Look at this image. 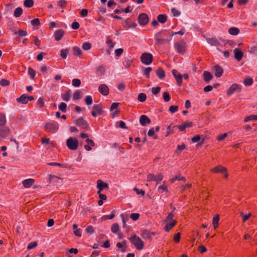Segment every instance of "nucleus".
<instances>
[{
    "mask_svg": "<svg viewBox=\"0 0 257 257\" xmlns=\"http://www.w3.org/2000/svg\"><path fill=\"white\" fill-rule=\"evenodd\" d=\"M171 39V34L166 30H162L155 35L156 44L158 45L164 44Z\"/></svg>",
    "mask_w": 257,
    "mask_h": 257,
    "instance_id": "nucleus-1",
    "label": "nucleus"
},
{
    "mask_svg": "<svg viewBox=\"0 0 257 257\" xmlns=\"http://www.w3.org/2000/svg\"><path fill=\"white\" fill-rule=\"evenodd\" d=\"M174 215V211H171L165 220L166 224L164 227V230L167 232H169L177 223V221L173 219Z\"/></svg>",
    "mask_w": 257,
    "mask_h": 257,
    "instance_id": "nucleus-2",
    "label": "nucleus"
},
{
    "mask_svg": "<svg viewBox=\"0 0 257 257\" xmlns=\"http://www.w3.org/2000/svg\"><path fill=\"white\" fill-rule=\"evenodd\" d=\"M129 240L135 246L137 249L141 250L144 248V243L143 241L140 237L137 236L136 235L132 236L129 238Z\"/></svg>",
    "mask_w": 257,
    "mask_h": 257,
    "instance_id": "nucleus-3",
    "label": "nucleus"
},
{
    "mask_svg": "<svg viewBox=\"0 0 257 257\" xmlns=\"http://www.w3.org/2000/svg\"><path fill=\"white\" fill-rule=\"evenodd\" d=\"M59 124L54 121L46 123L45 125V131L49 133H55L58 130Z\"/></svg>",
    "mask_w": 257,
    "mask_h": 257,
    "instance_id": "nucleus-4",
    "label": "nucleus"
},
{
    "mask_svg": "<svg viewBox=\"0 0 257 257\" xmlns=\"http://www.w3.org/2000/svg\"><path fill=\"white\" fill-rule=\"evenodd\" d=\"M66 145L71 150H76L78 148V141L75 138L70 137L66 141Z\"/></svg>",
    "mask_w": 257,
    "mask_h": 257,
    "instance_id": "nucleus-5",
    "label": "nucleus"
},
{
    "mask_svg": "<svg viewBox=\"0 0 257 257\" xmlns=\"http://www.w3.org/2000/svg\"><path fill=\"white\" fill-rule=\"evenodd\" d=\"M174 47L177 52L180 54H184L186 51V43L184 40L176 42Z\"/></svg>",
    "mask_w": 257,
    "mask_h": 257,
    "instance_id": "nucleus-6",
    "label": "nucleus"
},
{
    "mask_svg": "<svg viewBox=\"0 0 257 257\" xmlns=\"http://www.w3.org/2000/svg\"><path fill=\"white\" fill-rule=\"evenodd\" d=\"M141 60L143 64L148 65L152 63L153 56L150 53H144L141 56Z\"/></svg>",
    "mask_w": 257,
    "mask_h": 257,
    "instance_id": "nucleus-7",
    "label": "nucleus"
},
{
    "mask_svg": "<svg viewBox=\"0 0 257 257\" xmlns=\"http://www.w3.org/2000/svg\"><path fill=\"white\" fill-rule=\"evenodd\" d=\"M211 171L215 173H221L223 174L224 177L225 178H227L228 177V174H227L226 168L221 166V165L217 166L212 168L211 169Z\"/></svg>",
    "mask_w": 257,
    "mask_h": 257,
    "instance_id": "nucleus-8",
    "label": "nucleus"
},
{
    "mask_svg": "<svg viewBox=\"0 0 257 257\" xmlns=\"http://www.w3.org/2000/svg\"><path fill=\"white\" fill-rule=\"evenodd\" d=\"M241 89V86L239 84L234 83L229 88L226 93L227 95H231L236 92H240Z\"/></svg>",
    "mask_w": 257,
    "mask_h": 257,
    "instance_id": "nucleus-9",
    "label": "nucleus"
},
{
    "mask_svg": "<svg viewBox=\"0 0 257 257\" xmlns=\"http://www.w3.org/2000/svg\"><path fill=\"white\" fill-rule=\"evenodd\" d=\"M172 73L173 76L175 77L177 84L179 86H181L182 84V78L183 76L177 70L173 69L172 70Z\"/></svg>",
    "mask_w": 257,
    "mask_h": 257,
    "instance_id": "nucleus-10",
    "label": "nucleus"
},
{
    "mask_svg": "<svg viewBox=\"0 0 257 257\" xmlns=\"http://www.w3.org/2000/svg\"><path fill=\"white\" fill-rule=\"evenodd\" d=\"M92 109L93 110L91 111V114L94 117L102 114L103 112L102 107L100 104L93 105Z\"/></svg>",
    "mask_w": 257,
    "mask_h": 257,
    "instance_id": "nucleus-11",
    "label": "nucleus"
},
{
    "mask_svg": "<svg viewBox=\"0 0 257 257\" xmlns=\"http://www.w3.org/2000/svg\"><path fill=\"white\" fill-rule=\"evenodd\" d=\"M138 21L140 25H146L149 22L148 15L145 13L141 14L138 17Z\"/></svg>",
    "mask_w": 257,
    "mask_h": 257,
    "instance_id": "nucleus-12",
    "label": "nucleus"
},
{
    "mask_svg": "<svg viewBox=\"0 0 257 257\" xmlns=\"http://www.w3.org/2000/svg\"><path fill=\"white\" fill-rule=\"evenodd\" d=\"M77 125L82 129L87 128L88 126V124L86 121L83 119V117H81L76 120L75 122Z\"/></svg>",
    "mask_w": 257,
    "mask_h": 257,
    "instance_id": "nucleus-13",
    "label": "nucleus"
},
{
    "mask_svg": "<svg viewBox=\"0 0 257 257\" xmlns=\"http://www.w3.org/2000/svg\"><path fill=\"white\" fill-rule=\"evenodd\" d=\"M10 133V128L6 125L0 126V137L4 139L7 137Z\"/></svg>",
    "mask_w": 257,
    "mask_h": 257,
    "instance_id": "nucleus-14",
    "label": "nucleus"
},
{
    "mask_svg": "<svg viewBox=\"0 0 257 257\" xmlns=\"http://www.w3.org/2000/svg\"><path fill=\"white\" fill-rule=\"evenodd\" d=\"M98 91L102 95L106 96L109 94V89L106 84H101L98 87Z\"/></svg>",
    "mask_w": 257,
    "mask_h": 257,
    "instance_id": "nucleus-15",
    "label": "nucleus"
},
{
    "mask_svg": "<svg viewBox=\"0 0 257 257\" xmlns=\"http://www.w3.org/2000/svg\"><path fill=\"white\" fill-rule=\"evenodd\" d=\"M151 119L146 115H142L140 117V123L142 126L151 123Z\"/></svg>",
    "mask_w": 257,
    "mask_h": 257,
    "instance_id": "nucleus-16",
    "label": "nucleus"
},
{
    "mask_svg": "<svg viewBox=\"0 0 257 257\" xmlns=\"http://www.w3.org/2000/svg\"><path fill=\"white\" fill-rule=\"evenodd\" d=\"M155 234V232H151L149 230H144L142 233V236L145 239L151 240L152 239V236Z\"/></svg>",
    "mask_w": 257,
    "mask_h": 257,
    "instance_id": "nucleus-17",
    "label": "nucleus"
},
{
    "mask_svg": "<svg viewBox=\"0 0 257 257\" xmlns=\"http://www.w3.org/2000/svg\"><path fill=\"white\" fill-rule=\"evenodd\" d=\"M233 52L235 59L238 61H240L242 58L243 53L238 48L234 49Z\"/></svg>",
    "mask_w": 257,
    "mask_h": 257,
    "instance_id": "nucleus-18",
    "label": "nucleus"
},
{
    "mask_svg": "<svg viewBox=\"0 0 257 257\" xmlns=\"http://www.w3.org/2000/svg\"><path fill=\"white\" fill-rule=\"evenodd\" d=\"M214 70L215 71V75L216 77H220L222 76L223 70V69L218 65H215L214 67Z\"/></svg>",
    "mask_w": 257,
    "mask_h": 257,
    "instance_id": "nucleus-19",
    "label": "nucleus"
},
{
    "mask_svg": "<svg viewBox=\"0 0 257 257\" xmlns=\"http://www.w3.org/2000/svg\"><path fill=\"white\" fill-rule=\"evenodd\" d=\"M34 183L35 180L31 178L26 179L24 180L22 182L24 186L27 188L31 187Z\"/></svg>",
    "mask_w": 257,
    "mask_h": 257,
    "instance_id": "nucleus-20",
    "label": "nucleus"
},
{
    "mask_svg": "<svg viewBox=\"0 0 257 257\" xmlns=\"http://www.w3.org/2000/svg\"><path fill=\"white\" fill-rule=\"evenodd\" d=\"M203 76L204 81L207 83H208L213 78V76L211 73L207 71L203 72Z\"/></svg>",
    "mask_w": 257,
    "mask_h": 257,
    "instance_id": "nucleus-21",
    "label": "nucleus"
},
{
    "mask_svg": "<svg viewBox=\"0 0 257 257\" xmlns=\"http://www.w3.org/2000/svg\"><path fill=\"white\" fill-rule=\"evenodd\" d=\"M64 34V31L62 29L56 31L54 33L55 39L57 41L60 40Z\"/></svg>",
    "mask_w": 257,
    "mask_h": 257,
    "instance_id": "nucleus-22",
    "label": "nucleus"
},
{
    "mask_svg": "<svg viewBox=\"0 0 257 257\" xmlns=\"http://www.w3.org/2000/svg\"><path fill=\"white\" fill-rule=\"evenodd\" d=\"M97 187L99 190H102L104 188H108V185L101 180H98L97 181Z\"/></svg>",
    "mask_w": 257,
    "mask_h": 257,
    "instance_id": "nucleus-23",
    "label": "nucleus"
},
{
    "mask_svg": "<svg viewBox=\"0 0 257 257\" xmlns=\"http://www.w3.org/2000/svg\"><path fill=\"white\" fill-rule=\"evenodd\" d=\"M126 241L124 240L121 242H117L116 243V247L121 249V251L122 252H124L126 251Z\"/></svg>",
    "mask_w": 257,
    "mask_h": 257,
    "instance_id": "nucleus-24",
    "label": "nucleus"
},
{
    "mask_svg": "<svg viewBox=\"0 0 257 257\" xmlns=\"http://www.w3.org/2000/svg\"><path fill=\"white\" fill-rule=\"evenodd\" d=\"M87 145L84 146V148L88 151H91L92 148L91 147L94 146L95 144L92 140L87 138L86 140Z\"/></svg>",
    "mask_w": 257,
    "mask_h": 257,
    "instance_id": "nucleus-25",
    "label": "nucleus"
},
{
    "mask_svg": "<svg viewBox=\"0 0 257 257\" xmlns=\"http://www.w3.org/2000/svg\"><path fill=\"white\" fill-rule=\"evenodd\" d=\"M17 101L19 103L26 104L28 102L27 95L25 94L22 95L20 97L17 98Z\"/></svg>",
    "mask_w": 257,
    "mask_h": 257,
    "instance_id": "nucleus-26",
    "label": "nucleus"
},
{
    "mask_svg": "<svg viewBox=\"0 0 257 257\" xmlns=\"http://www.w3.org/2000/svg\"><path fill=\"white\" fill-rule=\"evenodd\" d=\"M206 40L207 42L212 46H217L220 44L218 40L215 38H207Z\"/></svg>",
    "mask_w": 257,
    "mask_h": 257,
    "instance_id": "nucleus-27",
    "label": "nucleus"
},
{
    "mask_svg": "<svg viewBox=\"0 0 257 257\" xmlns=\"http://www.w3.org/2000/svg\"><path fill=\"white\" fill-rule=\"evenodd\" d=\"M49 180L50 181L55 183H61L62 181V179L61 178L52 175H49Z\"/></svg>",
    "mask_w": 257,
    "mask_h": 257,
    "instance_id": "nucleus-28",
    "label": "nucleus"
},
{
    "mask_svg": "<svg viewBox=\"0 0 257 257\" xmlns=\"http://www.w3.org/2000/svg\"><path fill=\"white\" fill-rule=\"evenodd\" d=\"M156 74L160 79H162L165 76V72L162 68H159L156 71Z\"/></svg>",
    "mask_w": 257,
    "mask_h": 257,
    "instance_id": "nucleus-29",
    "label": "nucleus"
},
{
    "mask_svg": "<svg viewBox=\"0 0 257 257\" xmlns=\"http://www.w3.org/2000/svg\"><path fill=\"white\" fill-rule=\"evenodd\" d=\"M176 180H178V181L182 180V181H185L186 179L183 176H182L180 174H178V175H176L174 177H173L172 178H171L170 180V181L172 183H173Z\"/></svg>",
    "mask_w": 257,
    "mask_h": 257,
    "instance_id": "nucleus-30",
    "label": "nucleus"
},
{
    "mask_svg": "<svg viewBox=\"0 0 257 257\" xmlns=\"http://www.w3.org/2000/svg\"><path fill=\"white\" fill-rule=\"evenodd\" d=\"M62 99L65 101H68L70 99V90H68L65 93L61 94Z\"/></svg>",
    "mask_w": 257,
    "mask_h": 257,
    "instance_id": "nucleus-31",
    "label": "nucleus"
},
{
    "mask_svg": "<svg viewBox=\"0 0 257 257\" xmlns=\"http://www.w3.org/2000/svg\"><path fill=\"white\" fill-rule=\"evenodd\" d=\"M48 165H49L50 166H59L60 167L64 168H71V167H69L67 164H61V163H55V162L49 163H48Z\"/></svg>",
    "mask_w": 257,
    "mask_h": 257,
    "instance_id": "nucleus-32",
    "label": "nucleus"
},
{
    "mask_svg": "<svg viewBox=\"0 0 257 257\" xmlns=\"http://www.w3.org/2000/svg\"><path fill=\"white\" fill-rule=\"evenodd\" d=\"M157 20L160 23L164 24L167 20V16L163 14L159 15L157 17Z\"/></svg>",
    "mask_w": 257,
    "mask_h": 257,
    "instance_id": "nucleus-33",
    "label": "nucleus"
},
{
    "mask_svg": "<svg viewBox=\"0 0 257 257\" xmlns=\"http://www.w3.org/2000/svg\"><path fill=\"white\" fill-rule=\"evenodd\" d=\"M7 119L6 115L0 112V126L6 125Z\"/></svg>",
    "mask_w": 257,
    "mask_h": 257,
    "instance_id": "nucleus-34",
    "label": "nucleus"
},
{
    "mask_svg": "<svg viewBox=\"0 0 257 257\" xmlns=\"http://www.w3.org/2000/svg\"><path fill=\"white\" fill-rule=\"evenodd\" d=\"M228 33L231 35H237L239 33V30L236 27H232L229 29Z\"/></svg>",
    "mask_w": 257,
    "mask_h": 257,
    "instance_id": "nucleus-35",
    "label": "nucleus"
},
{
    "mask_svg": "<svg viewBox=\"0 0 257 257\" xmlns=\"http://www.w3.org/2000/svg\"><path fill=\"white\" fill-rule=\"evenodd\" d=\"M219 221V215H216L213 218L212 220V224L214 229H216L218 225V223Z\"/></svg>",
    "mask_w": 257,
    "mask_h": 257,
    "instance_id": "nucleus-36",
    "label": "nucleus"
},
{
    "mask_svg": "<svg viewBox=\"0 0 257 257\" xmlns=\"http://www.w3.org/2000/svg\"><path fill=\"white\" fill-rule=\"evenodd\" d=\"M124 24L128 27V28H135L137 26L136 23L131 21L130 19H127L125 21Z\"/></svg>",
    "mask_w": 257,
    "mask_h": 257,
    "instance_id": "nucleus-37",
    "label": "nucleus"
},
{
    "mask_svg": "<svg viewBox=\"0 0 257 257\" xmlns=\"http://www.w3.org/2000/svg\"><path fill=\"white\" fill-rule=\"evenodd\" d=\"M133 63V60L130 58H126L123 62L124 67L125 68H128L131 67Z\"/></svg>",
    "mask_w": 257,
    "mask_h": 257,
    "instance_id": "nucleus-38",
    "label": "nucleus"
},
{
    "mask_svg": "<svg viewBox=\"0 0 257 257\" xmlns=\"http://www.w3.org/2000/svg\"><path fill=\"white\" fill-rule=\"evenodd\" d=\"M243 84L245 86H250L253 84V79L251 77H246L243 80Z\"/></svg>",
    "mask_w": 257,
    "mask_h": 257,
    "instance_id": "nucleus-39",
    "label": "nucleus"
},
{
    "mask_svg": "<svg viewBox=\"0 0 257 257\" xmlns=\"http://www.w3.org/2000/svg\"><path fill=\"white\" fill-rule=\"evenodd\" d=\"M23 12V10L21 8L18 7L16 8L14 11V15L15 17L18 18L20 17Z\"/></svg>",
    "mask_w": 257,
    "mask_h": 257,
    "instance_id": "nucleus-40",
    "label": "nucleus"
},
{
    "mask_svg": "<svg viewBox=\"0 0 257 257\" xmlns=\"http://www.w3.org/2000/svg\"><path fill=\"white\" fill-rule=\"evenodd\" d=\"M74 55L77 56H80L82 54V51L80 48L78 46H74L73 48Z\"/></svg>",
    "mask_w": 257,
    "mask_h": 257,
    "instance_id": "nucleus-41",
    "label": "nucleus"
},
{
    "mask_svg": "<svg viewBox=\"0 0 257 257\" xmlns=\"http://www.w3.org/2000/svg\"><path fill=\"white\" fill-rule=\"evenodd\" d=\"M257 120V115L252 114V115H249L248 116H246L244 119V121L247 122V121H249L250 120Z\"/></svg>",
    "mask_w": 257,
    "mask_h": 257,
    "instance_id": "nucleus-42",
    "label": "nucleus"
},
{
    "mask_svg": "<svg viewBox=\"0 0 257 257\" xmlns=\"http://www.w3.org/2000/svg\"><path fill=\"white\" fill-rule=\"evenodd\" d=\"M81 97V91L80 90H77L74 92L73 98L74 100H78Z\"/></svg>",
    "mask_w": 257,
    "mask_h": 257,
    "instance_id": "nucleus-43",
    "label": "nucleus"
},
{
    "mask_svg": "<svg viewBox=\"0 0 257 257\" xmlns=\"http://www.w3.org/2000/svg\"><path fill=\"white\" fill-rule=\"evenodd\" d=\"M106 44L108 46L109 49H111L114 46L115 43L113 42L111 39H110L108 37H107Z\"/></svg>",
    "mask_w": 257,
    "mask_h": 257,
    "instance_id": "nucleus-44",
    "label": "nucleus"
},
{
    "mask_svg": "<svg viewBox=\"0 0 257 257\" xmlns=\"http://www.w3.org/2000/svg\"><path fill=\"white\" fill-rule=\"evenodd\" d=\"M24 5L27 8H31L34 5V1L33 0H25Z\"/></svg>",
    "mask_w": 257,
    "mask_h": 257,
    "instance_id": "nucleus-45",
    "label": "nucleus"
},
{
    "mask_svg": "<svg viewBox=\"0 0 257 257\" xmlns=\"http://www.w3.org/2000/svg\"><path fill=\"white\" fill-rule=\"evenodd\" d=\"M147 98V96L145 93H140L138 97V99L139 101L143 102H144Z\"/></svg>",
    "mask_w": 257,
    "mask_h": 257,
    "instance_id": "nucleus-46",
    "label": "nucleus"
},
{
    "mask_svg": "<svg viewBox=\"0 0 257 257\" xmlns=\"http://www.w3.org/2000/svg\"><path fill=\"white\" fill-rule=\"evenodd\" d=\"M72 84L74 87H79L81 85V81L77 78H74L72 81Z\"/></svg>",
    "mask_w": 257,
    "mask_h": 257,
    "instance_id": "nucleus-47",
    "label": "nucleus"
},
{
    "mask_svg": "<svg viewBox=\"0 0 257 257\" xmlns=\"http://www.w3.org/2000/svg\"><path fill=\"white\" fill-rule=\"evenodd\" d=\"M69 50L68 49H64L61 50V57L63 59H65L67 58V54L68 53Z\"/></svg>",
    "mask_w": 257,
    "mask_h": 257,
    "instance_id": "nucleus-48",
    "label": "nucleus"
},
{
    "mask_svg": "<svg viewBox=\"0 0 257 257\" xmlns=\"http://www.w3.org/2000/svg\"><path fill=\"white\" fill-rule=\"evenodd\" d=\"M186 149V146L183 144L177 146V150L175 151L176 153L179 154L182 150Z\"/></svg>",
    "mask_w": 257,
    "mask_h": 257,
    "instance_id": "nucleus-49",
    "label": "nucleus"
},
{
    "mask_svg": "<svg viewBox=\"0 0 257 257\" xmlns=\"http://www.w3.org/2000/svg\"><path fill=\"white\" fill-rule=\"evenodd\" d=\"M82 48L84 50H89L91 48V44L89 42H84L82 44Z\"/></svg>",
    "mask_w": 257,
    "mask_h": 257,
    "instance_id": "nucleus-50",
    "label": "nucleus"
},
{
    "mask_svg": "<svg viewBox=\"0 0 257 257\" xmlns=\"http://www.w3.org/2000/svg\"><path fill=\"white\" fill-rule=\"evenodd\" d=\"M119 230V225L117 223L112 224L111 227V230L113 233H117Z\"/></svg>",
    "mask_w": 257,
    "mask_h": 257,
    "instance_id": "nucleus-51",
    "label": "nucleus"
},
{
    "mask_svg": "<svg viewBox=\"0 0 257 257\" xmlns=\"http://www.w3.org/2000/svg\"><path fill=\"white\" fill-rule=\"evenodd\" d=\"M15 34L18 35L20 37H24L27 35V31L21 29H19L17 32H15Z\"/></svg>",
    "mask_w": 257,
    "mask_h": 257,
    "instance_id": "nucleus-52",
    "label": "nucleus"
},
{
    "mask_svg": "<svg viewBox=\"0 0 257 257\" xmlns=\"http://www.w3.org/2000/svg\"><path fill=\"white\" fill-rule=\"evenodd\" d=\"M67 108V104L64 102H61L59 106V109L63 112H65Z\"/></svg>",
    "mask_w": 257,
    "mask_h": 257,
    "instance_id": "nucleus-53",
    "label": "nucleus"
},
{
    "mask_svg": "<svg viewBox=\"0 0 257 257\" xmlns=\"http://www.w3.org/2000/svg\"><path fill=\"white\" fill-rule=\"evenodd\" d=\"M152 70L151 67H147L145 68L144 69V74L148 78L150 76V73Z\"/></svg>",
    "mask_w": 257,
    "mask_h": 257,
    "instance_id": "nucleus-54",
    "label": "nucleus"
},
{
    "mask_svg": "<svg viewBox=\"0 0 257 257\" xmlns=\"http://www.w3.org/2000/svg\"><path fill=\"white\" fill-rule=\"evenodd\" d=\"M163 99L165 101L168 102L170 100L171 97L170 94L167 92H165L163 94Z\"/></svg>",
    "mask_w": 257,
    "mask_h": 257,
    "instance_id": "nucleus-55",
    "label": "nucleus"
},
{
    "mask_svg": "<svg viewBox=\"0 0 257 257\" xmlns=\"http://www.w3.org/2000/svg\"><path fill=\"white\" fill-rule=\"evenodd\" d=\"M33 39L34 44L38 47H40L41 42L40 40L38 39V37L33 36Z\"/></svg>",
    "mask_w": 257,
    "mask_h": 257,
    "instance_id": "nucleus-56",
    "label": "nucleus"
},
{
    "mask_svg": "<svg viewBox=\"0 0 257 257\" xmlns=\"http://www.w3.org/2000/svg\"><path fill=\"white\" fill-rule=\"evenodd\" d=\"M38 244L36 241H33L28 244L27 249L30 250L37 246Z\"/></svg>",
    "mask_w": 257,
    "mask_h": 257,
    "instance_id": "nucleus-57",
    "label": "nucleus"
},
{
    "mask_svg": "<svg viewBox=\"0 0 257 257\" xmlns=\"http://www.w3.org/2000/svg\"><path fill=\"white\" fill-rule=\"evenodd\" d=\"M28 74L30 75L31 78H34L36 75V72L31 67L28 68Z\"/></svg>",
    "mask_w": 257,
    "mask_h": 257,
    "instance_id": "nucleus-58",
    "label": "nucleus"
},
{
    "mask_svg": "<svg viewBox=\"0 0 257 257\" xmlns=\"http://www.w3.org/2000/svg\"><path fill=\"white\" fill-rule=\"evenodd\" d=\"M31 24H32V25L34 26H40V20L38 18H35L31 21Z\"/></svg>",
    "mask_w": 257,
    "mask_h": 257,
    "instance_id": "nucleus-59",
    "label": "nucleus"
},
{
    "mask_svg": "<svg viewBox=\"0 0 257 257\" xmlns=\"http://www.w3.org/2000/svg\"><path fill=\"white\" fill-rule=\"evenodd\" d=\"M163 175L161 173H159L157 176H156V180L155 181L157 183H159L163 179Z\"/></svg>",
    "mask_w": 257,
    "mask_h": 257,
    "instance_id": "nucleus-60",
    "label": "nucleus"
},
{
    "mask_svg": "<svg viewBox=\"0 0 257 257\" xmlns=\"http://www.w3.org/2000/svg\"><path fill=\"white\" fill-rule=\"evenodd\" d=\"M85 101L86 104L90 105L92 103V98L91 96L88 95L85 99Z\"/></svg>",
    "mask_w": 257,
    "mask_h": 257,
    "instance_id": "nucleus-61",
    "label": "nucleus"
},
{
    "mask_svg": "<svg viewBox=\"0 0 257 257\" xmlns=\"http://www.w3.org/2000/svg\"><path fill=\"white\" fill-rule=\"evenodd\" d=\"M0 84L3 86H7L9 85L10 82L7 79H3L0 81Z\"/></svg>",
    "mask_w": 257,
    "mask_h": 257,
    "instance_id": "nucleus-62",
    "label": "nucleus"
},
{
    "mask_svg": "<svg viewBox=\"0 0 257 257\" xmlns=\"http://www.w3.org/2000/svg\"><path fill=\"white\" fill-rule=\"evenodd\" d=\"M139 217H140V214L138 213H132L130 215V218L134 221L138 220L139 219Z\"/></svg>",
    "mask_w": 257,
    "mask_h": 257,
    "instance_id": "nucleus-63",
    "label": "nucleus"
},
{
    "mask_svg": "<svg viewBox=\"0 0 257 257\" xmlns=\"http://www.w3.org/2000/svg\"><path fill=\"white\" fill-rule=\"evenodd\" d=\"M161 88L160 87H153L152 88V92L153 94L156 95L160 92Z\"/></svg>",
    "mask_w": 257,
    "mask_h": 257,
    "instance_id": "nucleus-64",
    "label": "nucleus"
}]
</instances>
